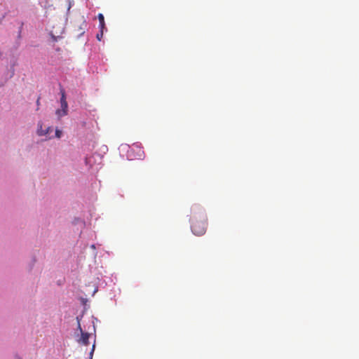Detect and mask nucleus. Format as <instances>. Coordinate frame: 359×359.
<instances>
[{
	"label": "nucleus",
	"instance_id": "423d86ee",
	"mask_svg": "<svg viewBox=\"0 0 359 359\" xmlns=\"http://www.w3.org/2000/svg\"><path fill=\"white\" fill-rule=\"evenodd\" d=\"M45 130L42 129V124L41 123H39L38 124V129H37V133L39 136L46 135L48 134V132H44Z\"/></svg>",
	"mask_w": 359,
	"mask_h": 359
},
{
	"label": "nucleus",
	"instance_id": "7ed1b4c3",
	"mask_svg": "<svg viewBox=\"0 0 359 359\" xmlns=\"http://www.w3.org/2000/svg\"><path fill=\"white\" fill-rule=\"evenodd\" d=\"M130 152L136 153V158L139 159H142L144 158V152L143 149L139 147L137 144H133V146L131 147Z\"/></svg>",
	"mask_w": 359,
	"mask_h": 359
},
{
	"label": "nucleus",
	"instance_id": "6e6552de",
	"mask_svg": "<svg viewBox=\"0 0 359 359\" xmlns=\"http://www.w3.org/2000/svg\"><path fill=\"white\" fill-rule=\"evenodd\" d=\"M95 344L93 345L92 346V348H91V351L90 352V359H93V353H94V351H95Z\"/></svg>",
	"mask_w": 359,
	"mask_h": 359
},
{
	"label": "nucleus",
	"instance_id": "39448f33",
	"mask_svg": "<svg viewBox=\"0 0 359 359\" xmlns=\"http://www.w3.org/2000/svg\"><path fill=\"white\" fill-rule=\"evenodd\" d=\"M97 18H98V20L100 22V27L101 29V36H102L103 29L104 28V26H105L104 18L102 13H99Z\"/></svg>",
	"mask_w": 359,
	"mask_h": 359
},
{
	"label": "nucleus",
	"instance_id": "20e7f679",
	"mask_svg": "<svg viewBox=\"0 0 359 359\" xmlns=\"http://www.w3.org/2000/svg\"><path fill=\"white\" fill-rule=\"evenodd\" d=\"M61 108L64 110L68 111V104L66 101V95L64 90H61V98H60Z\"/></svg>",
	"mask_w": 359,
	"mask_h": 359
},
{
	"label": "nucleus",
	"instance_id": "f8f14e48",
	"mask_svg": "<svg viewBox=\"0 0 359 359\" xmlns=\"http://www.w3.org/2000/svg\"><path fill=\"white\" fill-rule=\"evenodd\" d=\"M50 130H51V128L50 127H48L46 130H45L44 132H48V134Z\"/></svg>",
	"mask_w": 359,
	"mask_h": 359
},
{
	"label": "nucleus",
	"instance_id": "0eeeda50",
	"mask_svg": "<svg viewBox=\"0 0 359 359\" xmlns=\"http://www.w3.org/2000/svg\"><path fill=\"white\" fill-rule=\"evenodd\" d=\"M56 114L57 115V116L59 118L62 117V116H64L65 115L67 114V110H64L62 108H61V109H57L56 111Z\"/></svg>",
	"mask_w": 359,
	"mask_h": 359
},
{
	"label": "nucleus",
	"instance_id": "9d476101",
	"mask_svg": "<svg viewBox=\"0 0 359 359\" xmlns=\"http://www.w3.org/2000/svg\"><path fill=\"white\" fill-rule=\"evenodd\" d=\"M62 132L59 130H56L55 135L57 137L60 138L61 137Z\"/></svg>",
	"mask_w": 359,
	"mask_h": 359
},
{
	"label": "nucleus",
	"instance_id": "1a4fd4ad",
	"mask_svg": "<svg viewBox=\"0 0 359 359\" xmlns=\"http://www.w3.org/2000/svg\"><path fill=\"white\" fill-rule=\"evenodd\" d=\"M50 35L53 41H57L58 39L60 38V36H56L53 34H50Z\"/></svg>",
	"mask_w": 359,
	"mask_h": 359
},
{
	"label": "nucleus",
	"instance_id": "9b49d317",
	"mask_svg": "<svg viewBox=\"0 0 359 359\" xmlns=\"http://www.w3.org/2000/svg\"><path fill=\"white\" fill-rule=\"evenodd\" d=\"M36 104H37V106H38V107L39 106V104H40V97H39V98L37 99V100H36Z\"/></svg>",
	"mask_w": 359,
	"mask_h": 359
},
{
	"label": "nucleus",
	"instance_id": "f03ea898",
	"mask_svg": "<svg viewBox=\"0 0 359 359\" xmlns=\"http://www.w3.org/2000/svg\"><path fill=\"white\" fill-rule=\"evenodd\" d=\"M76 320L78 323V330H79V332L81 333V337L79 339L77 340V341L81 344L86 346L89 344L88 340H89V337L90 336V334L88 332H86L83 331L81 326L79 317H76Z\"/></svg>",
	"mask_w": 359,
	"mask_h": 359
},
{
	"label": "nucleus",
	"instance_id": "ddd939ff",
	"mask_svg": "<svg viewBox=\"0 0 359 359\" xmlns=\"http://www.w3.org/2000/svg\"><path fill=\"white\" fill-rule=\"evenodd\" d=\"M100 36H101V34H97V38L99 40H100Z\"/></svg>",
	"mask_w": 359,
	"mask_h": 359
},
{
	"label": "nucleus",
	"instance_id": "f257e3e1",
	"mask_svg": "<svg viewBox=\"0 0 359 359\" xmlns=\"http://www.w3.org/2000/svg\"><path fill=\"white\" fill-rule=\"evenodd\" d=\"M191 231L196 236L203 235L207 229V217L204 212L193 214L191 217Z\"/></svg>",
	"mask_w": 359,
	"mask_h": 359
}]
</instances>
